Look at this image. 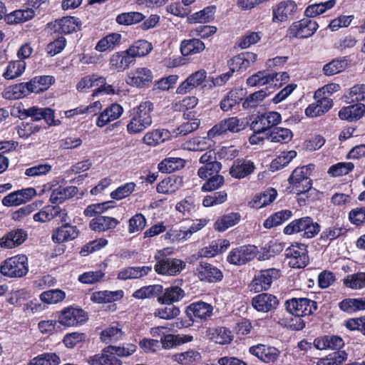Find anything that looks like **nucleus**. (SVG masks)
<instances>
[{
	"label": "nucleus",
	"instance_id": "obj_39",
	"mask_svg": "<svg viewBox=\"0 0 365 365\" xmlns=\"http://www.w3.org/2000/svg\"><path fill=\"white\" fill-rule=\"evenodd\" d=\"M77 192L78 188L75 186L58 187L53 190L50 196V201L53 204L62 203L66 199L73 197Z\"/></svg>",
	"mask_w": 365,
	"mask_h": 365
},
{
	"label": "nucleus",
	"instance_id": "obj_2",
	"mask_svg": "<svg viewBox=\"0 0 365 365\" xmlns=\"http://www.w3.org/2000/svg\"><path fill=\"white\" fill-rule=\"evenodd\" d=\"M153 103L145 101L133 109V115L127 125V131L130 134L143 132L153 123L151 113L153 111Z\"/></svg>",
	"mask_w": 365,
	"mask_h": 365
},
{
	"label": "nucleus",
	"instance_id": "obj_19",
	"mask_svg": "<svg viewBox=\"0 0 365 365\" xmlns=\"http://www.w3.org/2000/svg\"><path fill=\"white\" fill-rule=\"evenodd\" d=\"M213 308L211 304L204 302H194L186 309L187 315L192 321L205 320L212 314Z\"/></svg>",
	"mask_w": 365,
	"mask_h": 365
},
{
	"label": "nucleus",
	"instance_id": "obj_21",
	"mask_svg": "<svg viewBox=\"0 0 365 365\" xmlns=\"http://www.w3.org/2000/svg\"><path fill=\"white\" fill-rule=\"evenodd\" d=\"M255 169L253 162L245 158H238L230 168V175L236 179H242L251 175Z\"/></svg>",
	"mask_w": 365,
	"mask_h": 365
},
{
	"label": "nucleus",
	"instance_id": "obj_32",
	"mask_svg": "<svg viewBox=\"0 0 365 365\" xmlns=\"http://www.w3.org/2000/svg\"><path fill=\"white\" fill-rule=\"evenodd\" d=\"M133 63L130 56L127 53V50L123 52L115 53L110 58V68L118 71L125 70Z\"/></svg>",
	"mask_w": 365,
	"mask_h": 365
},
{
	"label": "nucleus",
	"instance_id": "obj_57",
	"mask_svg": "<svg viewBox=\"0 0 365 365\" xmlns=\"http://www.w3.org/2000/svg\"><path fill=\"white\" fill-rule=\"evenodd\" d=\"M214 14L215 7L208 6L189 16L188 21L190 23L205 24L213 19Z\"/></svg>",
	"mask_w": 365,
	"mask_h": 365
},
{
	"label": "nucleus",
	"instance_id": "obj_64",
	"mask_svg": "<svg viewBox=\"0 0 365 365\" xmlns=\"http://www.w3.org/2000/svg\"><path fill=\"white\" fill-rule=\"evenodd\" d=\"M162 287L160 285H150L141 287L136 290L133 296L136 299H146L154 297L158 292H160Z\"/></svg>",
	"mask_w": 365,
	"mask_h": 365
},
{
	"label": "nucleus",
	"instance_id": "obj_37",
	"mask_svg": "<svg viewBox=\"0 0 365 365\" xmlns=\"http://www.w3.org/2000/svg\"><path fill=\"white\" fill-rule=\"evenodd\" d=\"M118 224L115 218L100 215L91 220L90 227L94 231L103 232L115 227Z\"/></svg>",
	"mask_w": 365,
	"mask_h": 365
},
{
	"label": "nucleus",
	"instance_id": "obj_5",
	"mask_svg": "<svg viewBox=\"0 0 365 365\" xmlns=\"http://www.w3.org/2000/svg\"><path fill=\"white\" fill-rule=\"evenodd\" d=\"M28 270V259L24 255L6 259L0 267V272L9 277H23Z\"/></svg>",
	"mask_w": 365,
	"mask_h": 365
},
{
	"label": "nucleus",
	"instance_id": "obj_55",
	"mask_svg": "<svg viewBox=\"0 0 365 365\" xmlns=\"http://www.w3.org/2000/svg\"><path fill=\"white\" fill-rule=\"evenodd\" d=\"M60 363L58 355L55 353H45L31 360L29 365H58Z\"/></svg>",
	"mask_w": 365,
	"mask_h": 365
},
{
	"label": "nucleus",
	"instance_id": "obj_42",
	"mask_svg": "<svg viewBox=\"0 0 365 365\" xmlns=\"http://www.w3.org/2000/svg\"><path fill=\"white\" fill-rule=\"evenodd\" d=\"M57 30L63 34H71L80 29L81 21L73 16H65L56 21Z\"/></svg>",
	"mask_w": 365,
	"mask_h": 365
},
{
	"label": "nucleus",
	"instance_id": "obj_3",
	"mask_svg": "<svg viewBox=\"0 0 365 365\" xmlns=\"http://www.w3.org/2000/svg\"><path fill=\"white\" fill-rule=\"evenodd\" d=\"M320 231V226L310 217H304L292 221L284 228L286 235L302 232L306 238H312Z\"/></svg>",
	"mask_w": 365,
	"mask_h": 365
},
{
	"label": "nucleus",
	"instance_id": "obj_59",
	"mask_svg": "<svg viewBox=\"0 0 365 365\" xmlns=\"http://www.w3.org/2000/svg\"><path fill=\"white\" fill-rule=\"evenodd\" d=\"M35 16L33 9H19L14 11L8 16L10 23L18 24L31 19Z\"/></svg>",
	"mask_w": 365,
	"mask_h": 365
},
{
	"label": "nucleus",
	"instance_id": "obj_49",
	"mask_svg": "<svg viewBox=\"0 0 365 365\" xmlns=\"http://www.w3.org/2000/svg\"><path fill=\"white\" fill-rule=\"evenodd\" d=\"M122 291H100L92 294L91 299L96 303H108L122 297Z\"/></svg>",
	"mask_w": 365,
	"mask_h": 365
},
{
	"label": "nucleus",
	"instance_id": "obj_50",
	"mask_svg": "<svg viewBox=\"0 0 365 365\" xmlns=\"http://www.w3.org/2000/svg\"><path fill=\"white\" fill-rule=\"evenodd\" d=\"M344 284L352 289H361L365 287V272H357L347 275L344 279Z\"/></svg>",
	"mask_w": 365,
	"mask_h": 365
},
{
	"label": "nucleus",
	"instance_id": "obj_44",
	"mask_svg": "<svg viewBox=\"0 0 365 365\" xmlns=\"http://www.w3.org/2000/svg\"><path fill=\"white\" fill-rule=\"evenodd\" d=\"M240 220V214L237 212H231L227 215H225L217 220L215 222V229L219 232H223L229 227L234 226Z\"/></svg>",
	"mask_w": 365,
	"mask_h": 365
},
{
	"label": "nucleus",
	"instance_id": "obj_7",
	"mask_svg": "<svg viewBox=\"0 0 365 365\" xmlns=\"http://www.w3.org/2000/svg\"><path fill=\"white\" fill-rule=\"evenodd\" d=\"M87 319L88 317L83 309L73 307L64 308L58 314V322L66 327L78 326Z\"/></svg>",
	"mask_w": 365,
	"mask_h": 365
},
{
	"label": "nucleus",
	"instance_id": "obj_14",
	"mask_svg": "<svg viewBox=\"0 0 365 365\" xmlns=\"http://www.w3.org/2000/svg\"><path fill=\"white\" fill-rule=\"evenodd\" d=\"M185 267V263L176 258H163L155 264V271L159 274L174 276L179 274Z\"/></svg>",
	"mask_w": 365,
	"mask_h": 365
},
{
	"label": "nucleus",
	"instance_id": "obj_61",
	"mask_svg": "<svg viewBox=\"0 0 365 365\" xmlns=\"http://www.w3.org/2000/svg\"><path fill=\"white\" fill-rule=\"evenodd\" d=\"M123 331L121 328L118 327H110L101 334V339L106 344L115 342L122 338Z\"/></svg>",
	"mask_w": 365,
	"mask_h": 365
},
{
	"label": "nucleus",
	"instance_id": "obj_41",
	"mask_svg": "<svg viewBox=\"0 0 365 365\" xmlns=\"http://www.w3.org/2000/svg\"><path fill=\"white\" fill-rule=\"evenodd\" d=\"M205 46L197 38L183 40L180 44V51L183 56L196 54L204 51Z\"/></svg>",
	"mask_w": 365,
	"mask_h": 365
},
{
	"label": "nucleus",
	"instance_id": "obj_13",
	"mask_svg": "<svg viewBox=\"0 0 365 365\" xmlns=\"http://www.w3.org/2000/svg\"><path fill=\"white\" fill-rule=\"evenodd\" d=\"M106 78L102 76H98L97 75L86 76L81 78L76 85V89L79 92H84L90 88L98 86L93 93V96H97L102 91H106L109 93L112 91L110 86L105 87Z\"/></svg>",
	"mask_w": 365,
	"mask_h": 365
},
{
	"label": "nucleus",
	"instance_id": "obj_40",
	"mask_svg": "<svg viewBox=\"0 0 365 365\" xmlns=\"http://www.w3.org/2000/svg\"><path fill=\"white\" fill-rule=\"evenodd\" d=\"M170 138V133L168 130L157 129L147 133L143 138L144 143L149 146H155L163 143Z\"/></svg>",
	"mask_w": 365,
	"mask_h": 365
},
{
	"label": "nucleus",
	"instance_id": "obj_33",
	"mask_svg": "<svg viewBox=\"0 0 365 365\" xmlns=\"http://www.w3.org/2000/svg\"><path fill=\"white\" fill-rule=\"evenodd\" d=\"M293 137L291 130L282 127H274L266 133V138L272 143H287Z\"/></svg>",
	"mask_w": 365,
	"mask_h": 365
},
{
	"label": "nucleus",
	"instance_id": "obj_11",
	"mask_svg": "<svg viewBox=\"0 0 365 365\" xmlns=\"http://www.w3.org/2000/svg\"><path fill=\"white\" fill-rule=\"evenodd\" d=\"M279 276V270L276 269L262 270L255 274L250 284V289L255 293L267 290L270 287L273 279H277Z\"/></svg>",
	"mask_w": 365,
	"mask_h": 365
},
{
	"label": "nucleus",
	"instance_id": "obj_1",
	"mask_svg": "<svg viewBox=\"0 0 365 365\" xmlns=\"http://www.w3.org/2000/svg\"><path fill=\"white\" fill-rule=\"evenodd\" d=\"M53 78L50 76H36L26 83H21L9 87L2 93L5 99H19L31 93H41L47 90L53 83Z\"/></svg>",
	"mask_w": 365,
	"mask_h": 365
},
{
	"label": "nucleus",
	"instance_id": "obj_47",
	"mask_svg": "<svg viewBox=\"0 0 365 365\" xmlns=\"http://www.w3.org/2000/svg\"><path fill=\"white\" fill-rule=\"evenodd\" d=\"M121 39V35L117 33H112L101 38L96 46V50L103 52L113 49L118 45Z\"/></svg>",
	"mask_w": 365,
	"mask_h": 365
},
{
	"label": "nucleus",
	"instance_id": "obj_31",
	"mask_svg": "<svg viewBox=\"0 0 365 365\" xmlns=\"http://www.w3.org/2000/svg\"><path fill=\"white\" fill-rule=\"evenodd\" d=\"M171 359L173 361L180 365H195L201 361L202 356L197 351L189 349L186 351L172 355Z\"/></svg>",
	"mask_w": 365,
	"mask_h": 365
},
{
	"label": "nucleus",
	"instance_id": "obj_20",
	"mask_svg": "<svg viewBox=\"0 0 365 365\" xmlns=\"http://www.w3.org/2000/svg\"><path fill=\"white\" fill-rule=\"evenodd\" d=\"M279 304L277 298L271 294L262 293L252 299L253 307L258 312H269L275 309Z\"/></svg>",
	"mask_w": 365,
	"mask_h": 365
},
{
	"label": "nucleus",
	"instance_id": "obj_62",
	"mask_svg": "<svg viewBox=\"0 0 365 365\" xmlns=\"http://www.w3.org/2000/svg\"><path fill=\"white\" fill-rule=\"evenodd\" d=\"M268 96L265 90H260L249 95L243 101L245 108H255Z\"/></svg>",
	"mask_w": 365,
	"mask_h": 365
},
{
	"label": "nucleus",
	"instance_id": "obj_17",
	"mask_svg": "<svg viewBox=\"0 0 365 365\" xmlns=\"http://www.w3.org/2000/svg\"><path fill=\"white\" fill-rule=\"evenodd\" d=\"M249 351L264 363H273L280 355V351L274 346L261 344L251 346Z\"/></svg>",
	"mask_w": 365,
	"mask_h": 365
},
{
	"label": "nucleus",
	"instance_id": "obj_51",
	"mask_svg": "<svg viewBox=\"0 0 365 365\" xmlns=\"http://www.w3.org/2000/svg\"><path fill=\"white\" fill-rule=\"evenodd\" d=\"M210 147V143L206 138L196 137L183 143V149L192 151H203Z\"/></svg>",
	"mask_w": 365,
	"mask_h": 365
},
{
	"label": "nucleus",
	"instance_id": "obj_54",
	"mask_svg": "<svg viewBox=\"0 0 365 365\" xmlns=\"http://www.w3.org/2000/svg\"><path fill=\"white\" fill-rule=\"evenodd\" d=\"M347 65V60L344 58H336L324 65L323 71L327 76H333L343 71Z\"/></svg>",
	"mask_w": 365,
	"mask_h": 365
},
{
	"label": "nucleus",
	"instance_id": "obj_48",
	"mask_svg": "<svg viewBox=\"0 0 365 365\" xmlns=\"http://www.w3.org/2000/svg\"><path fill=\"white\" fill-rule=\"evenodd\" d=\"M26 68V62L21 60L11 61L6 67L3 77L5 79H14L20 76Z\"/></svg>",
	"mask_w": 365,
	"mask_h": 365
},
{
	"label": "nucleus",
	"instance_id": "obj_34",
	"mask_svg": "<svg viewBox=\"0 0 365 365\" xmlns=\"http://www.w3.org/2000/svg\"><path fill=\"white\" fill-rule=\"evenodd\" d=\"M365 113V106L362 103L351 105L341 109L339 117L341 120L354 121L359 119Z\"/></svg>",
	"mask_w": 365,
	"mask_h": 365
},
{
	"label": "nucleus",
	"instance_id": "obj_36",
	"mask_svg": "<svg viewBox=\"0 0 365 365\" xmlns=\"http://www.w3.org/2000/svg\"><path fill=\"white\" fill-rule=\"evenodd\" d=\"M106 347L102 350L101 354L90 357L88 363L91 365H122L120 359L111 352H106Z\"/></svg>",
	"mask_w": 365,
	"mask_h": 365
},
{
	"label": "nucleus",
	"instance_id": "obj_46",
	"mask_svg": "<svg viewBox=\"0 0 365 365\" xmlns=\"http://www.w3.org/2000/svg\"><path fill=\"white\" fill-rule=\"evenodd\" d=\"M297 156L295 150L283 151L270 164V170L273 172L287 166Z\"/></svg>",
	"mask_w": 365,
	"mask_h": 365
},
{
	"label": "nucleus",
	"instance_id": "obj_15",
	"mask_svg": "<svg viewBox=\"0 0 365 365\" xmlns=\"http://www.w3.org/2000/svg\"><path fill=\"white\" fill-rule=\"evenodd\" d=\"M244 128L242 122L236 117L229 118L221 120L212 127L207 133L208 138H215L227 131L237 133Z\"/></svg>",
	"mask_w": 365,
	"mask_h": 365
},
{
	"label": "nucleus",
	"instance_id": "obj_18",
	"mask_svg": "<svg viewBox=\"0 0 365 365\" xmlns=\"http://www.w3.org/2000/svg\"><path fill=\"white\" fill-rule=\"evenodd\" d=\"M195 274L201 281L208 282H219L223 277L222 272L217 267L205 262L199 263Z\"/></svg>",
	"mask_w": 365,
	"mask_h": 365
},
{
	"label": "nucleus",
	"instance_id": "obj_52",
	"mask_svg": "<svg viewBox=\"0 0 365 365\" xmlns=\"http://www.w3.org/2000/svg\"><path fill=\"white\" fill-rule=\"evenodd\" d=\"M335 0H329L326 2L312 4L306 9L304 14L307 17L317 16L331 9L335 5Z\"/></svg>",
	"mask_w": 365,
	"mask_h": 365
},
{
	"label": "nucleus",
	"instance_id": "obj_56",
	"mask_svg": "<svg viewBox=\"0 0 365 365\" xmlns=\"http://www.w3.org/2000/svg\"><path fill=\"white\" fill-rule=\"evenodd\" d=\"M145 19V16L140 12H126L117 16L115 21L120 25H131L140 22Z\"/></svg>",
	"mask_w": 365,
	"mask_h": 365
},
{
	"label": "nucleus",
	"instance_id": "obj_25",
	"mask_svg": "<svg viewBox=\"0 0 365 365\" xmlns=\"http://www.w3.org/2000/svg\"><path fill=\"white\" fill-rule=\"evenodd\" d=\"M27 238V233L23 229L11 230L0 240V246L4 248H13L21 245Z\"/></svg>",
	"mask_w": 365,
	"mask_h": 365
},
{
	"label": "nucleus",
	"instance_id": "obj_35",
	"mask_svg": "<svg viewBox=\"0 0 365 365\" xmlns=\"http://www.w3.org/2000/svg\"><path fill=\"white\" fill-rule=\"evenodd\" d=\"M206 333L209 339L217 344H225L232 340L231 331L225 327L210 328Z\"/></svg>",
	"mask_w": 365,
	"mask_h": 365
},
{
	"label": "nucleus",
	"instance_id": "obj_12",
	"mask_svg": "<svg viewBox=\"0 0 365 365\" xmlns=\"http://www.w3.org/2000/svg\"><path fill=\"white\" fill-rule=\"evenodd\" d=\"M257 249L254 245H244L233 249L227 256V261L232 264L242 265L253 259Z\"/></svg>",
	"mask_w": 365,
	"mask_h": 365
},
{
	"label": "nucleus",
	"instance_id": "obj_43",
	"mask_svg": "<svg viewBox=\"0 0 365 365\" xmlns=\"http://www.w3.org/2000/svg\"><path fill=\"white\" fill-rule=\"evenodd\" d=\"M152 50V45L145 40H140L135 42L129 48L127 53H129L133 62L135 57L144 56Z\"/></svg>",
	"mask_w": 365,
	"mask_h": 365
},
{
	"label": "nucleus",
	"instance_id": "obj_8",
	"mask_svg": "<svg viewBox=\"0 0 365 365\" xmlns=\"http://www.w3.org/2000/svg\"><path fill=\"white\" fill-rule=\"evenodd\" d=\"M288 264L293 268H303L309 262L307 246L304 244L292 245L285 250Z\"/></svg>",
	"mask_w": 365,
	"mask_h": 365
},
{
	"label": "nucleus",
	"instance_id": "obj_23",
	"mask_svg": "<svg viewBox=\"0 0 365 365\" xmlns=\"http://www.w3.org/2000/svg\"><path fill=\"white\" fill-rule=\"evenodd\" d=\"M257 54L252 52L242 53L234 56L230 61L229 65L232 72L235 71H245L250 67L256 61Z\"/></svg>",
	"mask_w": 365,
	"mask_h": 365
},
{
	"label": "nucleus",
	"instance_id": "obj_38",
	"mask_svg": "<svg viewBox=\"0 0 365 365\" xmlns=\"http://www.w3.org/2000/svg\"><path fill=\"white\" fill-rule=\"evenodd\" d=\"M150 271H151V267L148 266L130 267L120 271L118 279L121 280L138 279L146 275Z\"/></svg>",
	"mask_w": 365,
	"mask_h": 365
},
{
	"label": "nucleus",
	"instance_id": "obj_26",
	"mask_svg": "<svg viewBox=\"0 0 365 365\" xmlns=\"http://www.w3.org/2000/svg\"><path fill=\"white\" fill-rule=\"evenodd\" d=\"M332 106V99L328 97H323L309 105L305 110V114L311 118L318 117L327 113Z\"/></svg>",
	"mask_w": 365,
	"mask_h": 365
},
{
	"label": "nucleus",
	"instance_id": "obj_22",
	"mask_svg": "<svg viewBox=\"0 0 365 365\" xmlns=\"http://www.w3.org/2000/svg\"><path fill=\"white\" fill-rule=\"evenodd\" d=\"M296 9L297 4L294 1L288 0L279 3L272 10V21L279 23L287 21L294 15Z\"/></svg>",
	"mask_w": 365,
	"mask_h": 365
},
{
	"label": "nucleus",
	"instance_id": "obj_58",
	"mask_svg": "<svg viewBox=\"0 0 365 365\" xmlns=\"http://www.w3.org/2000/svg\"><path fill=\"white\" fill-rule=\"evenodd\" d=\"M65 297V292L58 289L45 291L40 295L41 300L46 304H56L61 302Z\"/></svg>",
	"mask_w": 365,
	"mask_h": 365
},
{
	"label": "nucleus",
	"instance_id": "obj_24",
	"mask_svg": "<svg viewBox=\"0 0 365 365\" xmlns=\"http://www.w3.org/2000/svg\"><path fill=\"white\" fill-rule=\"evenodd\" d=\"M78 235V230L76 226L70 223H65L56 228L52 234V240L56 243H62L73 240Z\"/></svg>",
	"mask_w": 365,
	"mask_h": 365
},
{
	"label": "nucleus",
	"instance_id": "obj_53",
	"mask_svg": "<svg viewBox=\"0 0 365 365\" xmlns=\"http://www.w3.org/2000/svg\"><path fill=\"white\" fill-rule=\"evenodd\" d=\"M292 216V212L288 210H281L275 212L274 215L269 217L264 222V227L266 228H272L283 223Z\"/></svg>",
	"mask_w": 365,
	"mask_h": 365
},
{
	"label": "nucleus",
	"instance_id": "obj_45",
	"mask_svg": "<svg viewBox=\"0 0 365 365\" xmlns=\"http://www.w3.org/2000/svg\"><path fill=\"white\" fill-rule=\"evenodd\" d=\"M185 160L179 158H168L158 164V169L164 173H171L185 166Z\"/></svg>",
	"mask_w": 365,
	"mask_h": 365
},
{
	"label": "nucleus",
	"instance_id": "obj_4",
	"mask_svg": "<svg viewBox=\"0 0 365 365\" xmlns=\"http://www.w3.org/2000/svg\"><path fill=\"white\" fill-rule=\"evenodd\" d=\"M309 166H303L294 169L288 179L291 185V192L297 195L309 191L312 187L309 178L311 170Z\"/></svg>",
	"mask_w": 365,
	"mask_h": 365
},
{
	"label": "nucleus",
	"instance_id": "obj_9",
	"mask_svg": "<svg viewBox=\"0 0 365 365\" xmlns=\"http://www.w3.org/2000/svg\"><path fill=\"white\" fill-rule=\"evenodd\" d=\"M318 29L316 21L309 19H303L293 23L287 31V36L290 38H304L312 36Z\"/></svg>",
	"mask_w": 365,
	"mask_h": 365
},
{
	"label": "nucleus",
	"instance_id": "obj_30",
	"mask_svg": "<svg viewBox=\"0 0 365 365\" xmlns=\"http://www.w3.org/2000/svg\"><path fill=\"white\" fill-rule=\"evenodd\" d=\"M277 195V193L274 189H268L256 195L254 198L249 202V206L255 209L267 206L276 199Z\"/></svg>",
	"mask_w": 365,
	"mask_h": 365
},
{
	"label": "nucleus",
	"instance_id": "obj_27",
	"mask_svg": "<svg viewBox=\"0 0 365 365\" xmlns=\"http://www.w3.org/2000/svg\"><path fill=\"white\" fill-rule=\"evenodd\" d=\"M123 108L117 104L113 103L106 108L98 117L96 120L97 126L102 128L110 122L118 118L123 113Z\"/></svg>",
	"mask_w": 365,
	"mask_h": 365
},
{
	"label": "nucleus",
	"instance_id": "obj_63",
	"mask_svg": "<svg viewBox=\"0 0 365 365\" xmlns=\"http://www.w3.org/2000/svg\"><path fill=\"white\" fill-rule=\"evenodd\" d=\"M56 213H58V211L53 206H46L34 214L33 219L36 222H46L56 217Z\"/></svg>",
	"mask_w": 365,
	"mask_h": 365
},
{
	"label": "nucleus",
	"instance_id": "obj_10",
	"mask_svg": "<svg viewBox=\"0 0 365 365\" xmlns=\"http://www.w3.org/2000/svg\"><path fill=\"white\" fill-rule=\"evenodd\" d=\"M286 308L292 314L303 317L312 314L317 306L314 301L307 298H293L286 302Z\"/></svg>",
	"mask_w": 365,
	"mask_h": 365
},
{
	"label": "nucleus",
	"instance_id": "obj_28",
	"mask_svg": "<svg viewBox=\"0 0 365 365\" xmlns=\"http://www.w3.org/2000/svg\"><path fill=\"white\" fill-rule=\"evenodd\" d=\"M185 296L184 289L179 284H173L166 288L163 295L158 298V301L162 304H171L182 299Z\"/></svg>",
	"mask_w": 365,
	"mask_h": 365
},
{
	"label": "nucleus",
	"instance_id": "obj_6",
	"mask_svg": "<svg viewBox=\"0 0 365 365\" xmlns=\"http://www.w3.org/2000/svg\"><path fill=\"white\" fill-rule=\"evenodd\" d=\"M281 122V115L276 111H269L257 116L250 123L254 133H267Z\"/></svg>",
	"mask_w": 365,
	"mask_h": 365
},
{
	"label": "nucleus",
	"instance_id": "obj_29",
	"mask_svg": "<svg viewBox=\"0 0 365 365\" xmlns=\"http://www.w3.org/2000/svg\"><path fill=\"white\" fill-rule=\"evenodd\" d=\"M315 347L319 350L330 349H339L344 343L343 339L338 336H323L316 339L314 341Z\"/></svg>",
	"mask_w": 365,
	"mask_h": 365
},
{
	"label": "nucleus",
	"instance_id": "obj_16",
	"mask_svg": "<svg viewBox=\"0 0 365 365\" xmlns=\"http://www.w3.org/2000/svg\"><path fill=\"white\" fill-rule=\"evenodd\" d=\"M152 71L145 67L137 68L128 73L126 83L138 88L148 86L153 80Z\"/></svg>",
	"mask_w": 365,
	"mask_h": 365
},
{
	"label": "nucleus",
	"instance_id": "obj_60",
	"mask_svg": "<svg viewBox=\"0 0 365 365\" xmlns=\"http://www.w3.org/2000/svg\"><path fill=\"white\" fill-rule=\"evenodd\" d=\"M272 81L271 73L258 71L247 79V84L250 86H262L270 83Z\"/></svg>",
	"mask_w": 365,
	"mask_h": 365
}]
</instances>
